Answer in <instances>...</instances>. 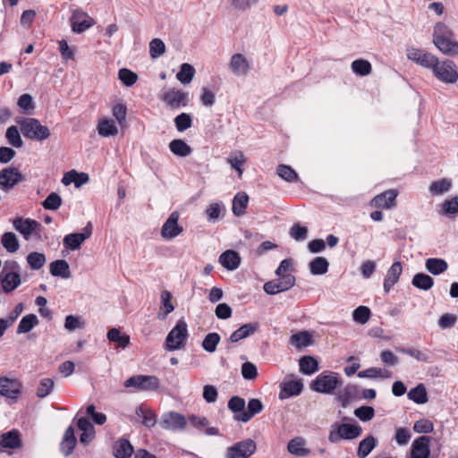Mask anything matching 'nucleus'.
I'll list each match as a JSON object with an SVG mask.
<instances>
[{
    "label": "nucleus",
    "mask_w": 458,
    "mask_h": 458,
    "mask_svg": "<svg viewBox=\"0 0 458 458\" xmlns=\"http://www.w3.org/2000/svg\"><path fill=\"white\" fill-rule=\"evenodd\" d=\"M454 38L453 30L446 24L438 22L435 25L432 41L444 55L458 56V42Z\"/></svg>",
    "instance_id": "nucleus-1"
},
{
    "label": "nucleus",
    "mask_w": 458,
    "mask_h": 458,
    "mask_svg": "<svg viewBox=\"0 0 458 458\" xmlns=\"http://www.w3.org/2000/svg\"><path fill=\"white\" fill-rule=\"evenodd\" d=\"M434 77L445 84H454L458 81V70L454 61L439 60L437 56L430 69Z\"/></svg>",
    "instance_id": "nucleus-2"
},
{
    "label": "nucleus",
    "mask_w": 458,
    "mask_h": 458,
    "mask_svg": "<svg viewBox=\"0 0 458 458\" xmlns=\"http://www.w3.org/2000/svg\"><path fill=\"white\" fill-rule=\"evenodd\" d=\"M20 265L13 260L6 262L0 274L3 291L6 293L15 290L21 284Z\"/></svg>",
    "instance_id": "nucleus-3"
},
{
    "label": "nucleus",
    "mask_w": 458,
    "mask_h": 458,
    "mask_svg": "<svg viewBox=\"0 0 458 458\" xmlns=\"http://www.w3.org/2000/svg\"><path fill=\"white\" fill-rule=\"evenodd\" d=\"M17 123L26 138L42 141L50 136L49 129L35 118H22L18 120Z\"/></svg>",
    "instance_id": "nucleus-4"
},
{
    "label": "nucleus",
    "mask_w": 458,
    "mask_h": 458,
    "mask_svg": "<svg viewBox=\"0 0 458 458\" xmlns=\"http://www.w3.org/2000/svg\"><path fill=\"white\" fill-rule=\"evenodd\" d=\"M362 433L360 425L342 423L335 424L331 427L328 434V440L331 443H337L341 439H354L359 437Z\"/></svg>",
    "instance_id": "nucleus-5"
},
{
    "label": "nucleus",
    "mask_w": 458,
    "mask_h": 458,
    "mask_svg": "<svg viewBox=\"0 0 458 458\" xmlns=\"http://www.w3.org/2000/svg\"><path fill=\"white\" fill-rule=\"evenodd\" d=\"M188 335L187 324L183 319L178 320L175 327L168 333L165 339V348L169 351L181 349Z\"/></svg>",
    "instance_id": "nucleus-6"
},
{
    "label": "nucleus",
    "mask_w": 458,
    "mask_h": 458,
    "mask_svg": "<svg viewBox=\"0 0 458 458\" xmlns=\"http://www.w3.org/2000/svg\"><path fill=\"white\" fill-rule=\"evenodd\" d=\"M22 388V383L18 378L0 376V395L10 403L17 402Z\"/></svg>",
    "instance_id": "nucleus-7"
},
{
    "label": "nucleus",
    "mask_w": 458,
    "mask_h": 458,
    "mask_svg": "<svg viewBox=\"0 0 458 458\" xmlns=\"http://www.w3.org/2000/svg\"><path fill=\"white\" fill-rule=\"evenodd\" d=\"M340 385L341 381L336 373H321L312 382L311 389L321 394H330Z\"/></svg>",
    "instance_id": "nucleus-8"
},
{
    "label": "nucleus",
    "mask_w": 458,
    "mask_h": 458,
    "mask_svg": "<svg viewBox=\"0 0 458 458\" xmlns=\"http://www.w3.org/2000/svg\"><path fill=\"white\" fill-rule=\"evenodd\" d=\"M123 385L127 388L133 387L139 391H157L160 386V382L155 376L137 375L129 377Z\"/></svg>",
    "instance_id": "nucleus-9"
},
{
    "label": "nucleus",
    "mask_w": 458,
    "mask_h": 458,
    "mask_svg": "<svg viewBox=\"0 0 458 458\" xmlns=\"http://www.w3.org/2000/svg\"><path fill=\"white\" fill-rule=\"evenodd\" d=\"M180 213L174 211L170 214L161 227V237L166 241L178 237L182 232L183 227L179 225Z\"/></svg>",
    "instance_id": "nucleus-10"
},
{
    "label": "nucleus",
    "mask_w": 458,
    "mask_h": 458,
    "mask_svg": "<svg viewBox=\"0 0 458 458\" xmlns=\"http://www.w3.org/2000/svg\"><path fill=\"white\" fill-rule=\"evenodd\" d=\"M72 30L76 34H81L95 24V20L81 9L72 11L70 18Z\"/></svg>",
    "instance_id": "nucleus-11"
},
{
    "label": "nucleus",
    "mask_w": 458,
    "mask_h": 458,
    "mask_svg": "<svg viewBox=\"0 0 458 458\" xmlns=\"http://www.w3.org/2000/svg\"><path fill=\"white\" fill-rule=\"evenodd\" d=\"M303 389V382L301 378H297L291 375L284 378L280 385L278 398L285 400L287 398L299 395Z\"/></svg>",
    "instance_id": "nucleus-12"
},
{
    "label": "nucleus",
    "mask_w": 458,
    "mask_h": 458,
    "mask_svg": "<svg viewBox=\"0 0 458 458\" xmlns=\"http://www.w3.org/2000/svg\"><path fill=\"white\" fill-rule=\"evenodd\" d=\"M256 443L252 439L237 442L226 450V458H249L256 451Z\"/></svg>",
    "instance_id": "nucleus-13"
},
{
    "label": "nucleus",
    "mask_w": 458,
    "mask_h": 458,
    "mask_svg": "<svg viewBox=\"0 0 458 458\" xmlns=\"http://www.w3.org/2000/svg\"><path fill=\"white\" fill-rule=\"evenodd\" d=\"M228 67L235 76L246 77L251 70V64L246 55L235 53L231 56Z\"/></svg>",
    "instance_id": "nucleus-14"
},
{
    "label": "nucleus",
    "mask_w": 458,
    "mask_h": 458,
    "mask_svg": "<svg viewBox=\"0 0 458 458\" xmlns=\"http://www.w3.org/2000/svg\"><path fill=\"white\" fill-rule=\"evenodd\" d=\"M162 100L167 106L178 109L181 106H187L188 93L182 89L173 88L164 93Z\"/></svg>",
    "instance_id": "nucleus-15"
},
{
    "label": "nucleus",
    "mask_w": 458,
    "mask_h": 458,
    "mask_svg": "<svg viewBox=\"0 0 458 458\" xmlns=\"http://www.w3.org/2000/svg\"><path fill=\"white\" fill-rule=\"evenodd\" d=\"M187 420L185 417L178 412L170 411L162 416L160 426L166 430L178 431L186 428Z\"/></svg>",
    "instance_id": "nucleus-16"
},
{
    "label": "nucleus",
    "mask_w": 458,
    "mask_h": 458,
    "mask_svg": "<svg viewBox=\"0 0 458 458\" xmlns=\"http://www.w3.org/2000/svg\"><path fill=\"white\" fill-rule=\"evenodd\" d=\"M92 234V229L90 224L83 228L81 233H73L64 236V245L65 248L71 250H77L81 249L82 243L90 238Z\"/></svg>",
    "instance_id": "nucleus-17"
},
{
    "label": "nucleus",
    "mask_w": 458,
    "mask_h": 458,
    "mask_svg": "<svg viewBox=\"0 0 458 458\" xmlns=\"http://www.w3.org/2000/svg\"><path fill=\"white\" fill-rule=\"evenodd\" d=\"M406 55L410 61L427 69H430L436 58L434 54L415 47L408 48Z\"/></svg>",
    "instance_id": "nucleus-18"
},
{
    "label": "nucleus",
    "mask_w": 458,
    "mask_h": 458,
    "mask_svg": "<svg viewBox=\"0 0 458 458\" xmlns=\"http://www.w3.org/2000/svg\"><path fill=\"white\" fill-rule=\"evenodd\" d=\"M13 226L25 240H30L37 233L40 225L33 219L17 217L13 220Z\"/></svg>",
    "instance_id": "nucleus-19"
},
{
    "label": "nucleus",
    "mask_w": 458,
    "mask_h": 458,
    "mask_svg": "<svg viewBox=\"0 0 458 458\" xmlns=\"http://www.w3.org/2000/svg\"><path fill=\"white\" fill-rule=\"evenodd\" d=\"M23 180L22 174L16 167H8L0 172V186L9 190Z\"/></svg>",
    "instance_id": "nucleus-20"
},
{
    "label": "nucleus",
    "mask_w": 458,
    "mask_h": 458,
    "mask_svg": "<svg viewBox=\"0 0 458 458\" xmlns=\"http://www.w3.org/2000/svg\"><path fill=\"white\" fill-rule=\"evenodd\" d=\"M287 452L293 455L306 457L311 453L307 446V440L303 437H294L287 444Z\"/></svg>",
    "instance_id": "nucleus-21"
},
{
    "label": "nucleus",
    "mask_w": 458,
    "mask_h": 458,
    "mask_svg": "<svg viewBox=\"0 0 458 458\" xmlns=\"http://www.w3.org/2000/svg\"><path fill=\"white\" fill-rule=\"evenodd\" d=\"M398 195L396 190H388L371 200V205L377 208H392L395 206V199Z\"/></svg>",
    "instance_id": "nucleus-22"
},
{
    "label": "nucleus",
    "mask_w": 458,
    "mask_h": 458,
    "mask_svg": "<svg viewBox=\"0 0 458 458\" xmlns=\"http://www.w3.org/2000/svg\"><path fill=\"white\" fill-rule=\"evenodd\" d=\"M430 440L428 437L422 436L418 437L411 445V458H428L430 454Z\"/></svg>",
    "instance_id": "nucleus-23"
},
{
    "label": "nucleus",
    "mask_w": 458,
    "mask_h": 458,
    "mask_svg": "<svg viewBox=\"0 0 458 458\" xmlns=\"http://www.w3.org/2000/svg\"><path fill=\"white\" fill-rule=\"evenodd\" d=\"M225 162L231 166L232 169L236 171L238 178L242 177L243 166L247 162V157L242 151L236 150L232 152L226 157Z\"/></svg>",
    "instance_id": "nucleus-24"
},
{
    "label": "nucleus",
    "mask_w": 458,
    "mask_h": 458,
    "mask_svg": "<svg viewBox=\"0 0 458 458\" xmlns=\"http://www.w3.org/2000/svg\"><path fill=\"white\" fill-rule=\"evenodd\" d=\"M403 272L401 262H394L387 270L384 280V290L388 293L390 289L398 282Z\"/></svg>",
    "instance_id": "nucleus-25"
},
{
    "label": "nucleus",
    "mask_w": 458,
    "mask_h": 458,
    "mask_svg": "<svg viewBox=\"0 0 458 458\" xmlns=\"http://www.w3.org/2000/svg\"><path fill=\"white\" fill-rule=\"evenodd\" d=\"M289 343L296 349H302L313 344L312 333L307 330L297 332L291 335Z\"/></svg>",
    "instance_id": "nucleus-26"
},
{
    "label": "nucleus",
    "mask_w": 458,
    "mask_h": 458,
    "mask_svg": "<svg viewBox=\"0 0 458 458\" xmlns=\"http://www.w3.org/2000/svg\"><path fill=\"white\" fill-rule=\"evenodd\" d=\"M263 409V404L259 399L252 398L248 403V411L234 415L238 421L248 422L254 415L259 413Z\"/></svg>",
    "instance_id": "nucleus-27"
},
{
    "label": "nucleus",
    "mask_w": 458,
    "mask_h": 458,
    "mask_svg": "<svg viewBox=\"0 0 458 458\" xmlns=\"http://www.w3.org/2000/svg\"><path fill=\"white\" fill-rule=\"evenodd\" d=\"M77 440L74 435V428L69 427L64 433V437L60 445V450L64 456L70 455L74 450Z\"/></svg>",
    "instance_id": "nucleus-28"
},
{
    "label": "nucleus",
    "mask_w": 458,
    "mask_h": 458,
    "mask_svg": "<svg viewBox=\"0 0 458 458\" xmlns=\"http://www.w3.org/2000/svg\"><path fill=\"white\" fill-rule=\"evenodd\" d=\"M50 274L53 276L69 279L72 277L69 263L64 259H57L53 261L49 266Z\"/></svg>",
    "instance_id": "nucleus-29"
},
{
    "label": "nucleus",
    "mask_w": 458,
    "mask_h": 458,
    "mask_svg": "<svg viewBox=\"0 0 458 458\" xmlns=\"http://www.w3.org/2000/svg\"><path fill=\"white\" fill-rule=\"evenodd\" d=\"M161 305L157 312V318L159 320H165L167 315L174 310V306L172 302V294L167 291L164 290L160 294Z\"/></svg>",
    "instance_id": "nucleus-30"
},
{
    "label": "nucleus",
    "mask_w": 458,
    "mask_h": 458,
    "mask_svg": "<svg viewBox=\"0 0 458 458\" xmlns=\"http://www.w3.org/2000/svg\"><path fill=\"white\" fill-rule=\"evenodd\" d=\"M89 180V174L86 173H78L75 170H71L65 173L62 178V183L65 186L74 183L76 188L88 182Z\"/></svg>",
    "instance_id": "nucleus-31"
},
{
    "label": "nucleus",
    "mask_w": 458,
    "mask_h": 458,
    "mask_svg": "<svg viewBox=\"0 0 458 458\" xmlns=\"http://www.w3.org/2000/svg\"><path fill=\"white\" fill-rule=\"evenodd\" d=\"M258 327L259 326L257 323L244 324L237 330L233 332L228 340L231 343H237L240 340L253 335L258 330Z\"/></svg>",
    "instance_id": "nucleus-32"
},
{
    "label": "nucleus",
    "mask_w": 458,
    "mask_h": 458,
    "mask_svg": "<svg viewBox=\"0 0 458 458\" xmlns=\"http://www.w3.org/2000/svg\"><path fill=\"white\" fill-rule=\"evenodd\" d=\"M425 267L428 273L438 276L445 273L448 269L447 262L440 258H430L425 262Z\"/></svg>",
    "instance_id": "nucleus-33"
},
{
    "label": "nucleus",
    "mask_w": 458,
    "mask_h": 458,
    "mask_svg": "<svg viewBox=\"0 0 458 458\" xmlns=\"http://www.w3.org/2000/svg\"><path fill=\"white\" fill-rule=\"evenodd\" d=\"M453 186V182L448 178H442L430 183L428 191L432 196H440L447 193Z\"/></svg>",
    "instance_id": "nucleus-34"
},
{
    "label": "nucleus",
    "mask_w": 458,
    "mask_h": 458,
    "mask_svg": "<svg viewBox=\"0 0 458 458\" xmlns=\"http://www.w3.org/2000/svg\"><path fill=\"white\" fill-rule=\"evenodd\" d=\"M221 265L228 270L236 269L241 262V258L237 252L233 250H226L219 257Z\"/></svg>",
    "instance_id": "nucleus-35"
},
{
    "label": "nucleus",
    "mask_w": 458,
    "mask_h": 458,
    "mask_svg": "<svg viewBox=\"0 0 458 458\" xmlns=\"http://www.w3.org/2000/svg\"><path fill=\"white\" fill-rule=\"evenodd\" d=\"M135 414L140 422L148 428H152L157 423V416L149 408L139 406L136 408Z\"/></svg>",
    "instance_id": "nucleus-36"
},
{
    "label": "nucleus",
    "mask_w": 458,
    "mask_h": 458,
    "mask_svg": "<svg viewBox=\"0 0 458 458\" xmlns=\"http://www.w3.org/2000/svg\"><path fill=\"white\" fill-rule=\"evenodd\" d=\"M133 453L131 444L124 438L118 439L114 445V455L115 458H129Z\"/></svg>",
    "instance_id": "nucleus-37"
},
{
    "label": "nucleus",
    "mask_w": 458,
    "mask_h": 458,
    "mask_svg": "<svg viewBox=\"0 0 458 458\" xmlns=\"http://www.w3.org/2000/svg\"><path fill=\"white\" fill-rule=\"evenodd\" d=\"M248 202L249 196L245 192H238L233 199L232 211L233 215L236 216L244 215Z\"/></svg>",
    "instance_id": "nucleus-38"
},
{
    "label": "nucleus",
    "mask_w": 458,
    "mask_h": 458,
    "mask_svg": "<svg viewBox=\"0 0 458 458\" xmlns=\"http://www.w3.org/2000/svg\"><path fill=\"white\" fill-rule=\"evenodd\" d=\"M21 445L19 433L16 430H12L4 433L0 436V445L4 448H19Z\"/></svg>",
    "instance_id": "nucleus-39"
},
{
    "label": "nucleus",
    "mask_w": 458,
    "mask_h": 458,
    "mask_svg": "<svg viewBox=\"0 0 458 458\" xmlns=\"http://www.w3.org/2000/svg\"><path fill=\"white\" fill-rule=\"evenodd\" d=\"M377 439L373 436H368L362 439L357 450V456L359 458H366L370 452L377 445Z\"/></svg>",
    "instance_id": "nucleus-40"
},
{
    "label": "nucleus",
    "mask_w": 458,
    "mask_h": 458,
    "mask_svg": "<svg viewBox=\"0 0 458 458\" xmlns=\"http://www.w3.org/2000/svg\"><path fill=\"white\" fill-rule=\"evenodd\" d=\"M98 132L103 137L115 136L118 133V128L111 119L103 118L98 121Z\"/></svg>",
    "instance_id": "nucleus-41"
},
{
    "label": "nucleus",
    "mask_w": 458,
    "mask_h": 458,
    "mask_svg": "<svg viewBox=\"0 0 458 458\" xmlns=\"http://www.w3.org/2000/svg\"><path fill=\"white\" fill-rule=\"evenodd\" d=\"M106 337L110 342L117 343L123 349L130 344V336L115 327L111 328L107 332Z\"/></svg>",
    "instance_id": "nucleus-42"
},
{
    "label": "nucleus",
    "mask_w": 458,
    "mask_h": 458,
    "mask_svg": "<svg viewBox=\"0 0 458 458\" xmlns=\"http://www.w3.org/2000/svg\"><path fill=\"white\" fill-rule=\"evenodd\" d=\"M3 247L11 253L16 252L20 248L19 240L13 232L4 233L1 238Z\"/></svg>",
    "instance_id": "nucleus-43"
},
{
    "label": "nucleus",
    "mask_w": 458,
    "mask_h": 458,
    "mask_svg": "<svg viewBox=\"0 0 458 458\" xmlns=\"http://www.w3.org/2000/svg\"><path fill=\"white\" fill-rule=\"evenodd\" d=\"M412 285L418 289L428 291L434 285L433 278L424 273H418L412 278Z\"/></svg>",
    "instance_id": "nucleus-44"
},
{
    "label": "nucleus",
    "mask_w": 458,
    "mask_h": 458,
    "mask_svg": "<svg viewBox=\"0 0 458 458\" xmlns=\"http://www.w3.org/2000/svg\"><path fill=\"white\" fill-rule=\"evenodd\" d=\"M195 73L196 71L194 67L190 64L184 63L180 66V71L177 73L176 78L182 84L185 85L191 82Z\"/></svg>",
    "instance_id": "nucleus-45"
},
{
    "label": "nucleus",
    "mask_w": 458,
    "mask_h": 458,
    "mask_svg": "<svg viewBox=\"0 0 458 458\" xmlns=\"http://www.w3.org/2000/svg\"><path fill=\"white\" fill-rule=\"evenodd\" d=\"M407 395L410 400L419 404H424L428 401L427 390L423 384L411 389Z\"/></svg>",
    "instance_id": "nucleus-46"
},
{
    "label": "nucleus",
    "mask_w": 458,
    "mask_h": 458,
    "mask_svg": "<svg viewBox=\"0 0 458 458\" xmlns=\"http://www.w3.org/2000/svg\"><path fill=\"white\" fill-rule=\"evenodd\" d=\"M39 320L34 314H29L24 316L19 323L17 333L25 334L30 332L34 327L38 326Z\"/></svg>",
    "instance_id": "nucleus-47"
},
{
    "label": "nucleus",
    "mask_w": 458,
    "mask_h": 458,
    "mask_svg": "<svg viewBox=\"0 0 458 458\" xmlns=\"http://www.w3.org/2000/svg\"><path fill=\"white\" fill-rule=\"evenodd\" d=\"M170 150L176 156L184 157L191 153V147L182 140H174L169 143Z\"/></svg>",
    "instance_id": "nucleus-48"
},
{
    "label": "nucleus",
    "mask_w": 458,
    "mask_h": 458,
    "mask_svg": "<svg viewBox=\"0 0 458 458\" xmlns=\"http://www.w3.org/2000/svg\"><path fill=\"white\" fill-rule=\"evenodd\" d=\"M329 263L323 257H317L310 263V269L312 275H324L328 269Z\"/></svg>",
    "instance_id": "nucleus-49"
},
{
    "label": "nucleus",
    "mask_w": 458,
    "mask_h": 458,
    "mask_svg": "<svg viewBox=\"0 0 458 458\" xmlns=\"http://www.w3.org/2000/svg\"><path fill=\"white\" fill-rule=\"evenodd\" d=\"M318 369V361L313 357L304 356L300 360V370L301 373L310 375Z\"/></svg>",
    "instance_id": "nucleus-50"
},
{
    "label": "nucleus",
    "mask_w": 458,
    "mask_h": 458,
    "mask_svg": "<svg viewBox=\"0 0 458 458\" xmlns=\"http://www.w3.org/2000/svg\"><path fill=\"white\" fill-rule=\"evenodd\" d=\"M26 259L30 268L34 270L42 268L47 262L45 254L37 251L30 253Z\"/></svg>",
    "instance_id": "nucleus-51"
},
{
    "label": "nucleus",
    "mask_w": 458,
    "mask_h": 458,
    "mask_svg": "<svg viewBox=\"0 0 458 458\" xmlns=\"http://www.w3.org/2000/svg\"><path fill=\"white\" fill-rule=\"evenodd\" d=\"M276 174L288 182H293L298 180L296 172L292 167L285 165H279L277 166Z\"/></svg>",
    "instance_id": "nucleus-52"
},
{
    "label": "nucleus",
    "mask_w": 458,
    "mask_h": 458,
    "mask_svg": "<svg viewBox=\"0 0 458 458\" xmlns=\"http://www.w3.org/2000/svg\"><path fill=\"white\" fill-rule=\"evenodd\" d=\"M352 70L354 73L366 76L371 72V64L364 59H357L352 63Z\"/></svg>",
    "instance_id": "nucleus-53"
},
{
    "label": "nucleus",
    "mask_w": 458,
    "mask_h": 458,
    "mask_svg": "<svg viewBox=\"0 0 458 458\" xmlns=\"http://www.w3.org/2000/svg\"><path fill=\"white\" fill-rule=\"evenodd\" d=\"M64 327L71 332L77 329H83L85 327V321L81 317L68 315L65 318Z\"/></svg>",
    "instance_id": "nucleus-54"
},
{
    "label": "nucleus",
    "mask_w": 458,
    "mask_h": 458,
    "mask_svg": "<svg viewBox=\"0 0 458 458\" xmlns=\"http://www.w3.org/2000/svg\"><path fill=\"white\" fill-rule=\"evenodd\" d=\"M219 342L220 336L217 333H209L205 336L202 342V347L206 352L212 353L216 351Z\"/></svg>",
    "instance_id": "nucleus-55"
},
{
    "label": "nucleus",
    "mask_w": 458,
    "mask_h": 458,
    "mask_svg": "<svg viewBox=\"0 0 458 458\" xmlns=\"http://www.w3.org/2000/svg\"><path fill=\"white\" fill-rule=\"evenodd\" d=\"M55 382L52 378H43L39 381L38 386L37 388V396L39 398H44L47 396L54 389Z\"/></svg>",
    "instance_id": "nucleus-56"
},
{
    "label": "nucleus",
    "mask_w": 458,
    "mask_h": 458,
    "mask_svg": "<svg viewBox=\"0 0 458 458\" xmlns=\"http://www.w3.org/2000/svg\"><path fill=\"white\" fill-rule=\"evenodd\" d=\"M371 316L370 310L367 306H359L352 312V318L356 323L364 325Z\"/></svg>",
    "instance_id": "nucleus-57"
},
{
    "label": "nucleus",
    "mask_w": 458,
    "mask_h": 458,
    "mask_svg": "<svg viewBox=\"0 0 458 458\" xmlns=\"http://www.w3.org/2000/svg\"><path fill=\"white\" fill-rule=\"evenodd\" d=\"M224 209V205L222 203L214 202L209 204L205 210V213L208 217V221H216L220 217Z\"/></svg>",
    "instance_id": "nucleus-58"
},
{
    "label": "nucleus",
    "mask_w": 458,
    "mask_h": 458,
    "mask_svg": "<svg viewBox=\"0 0 458 458\" xmlns=\"http://www.w3.org/2000/svg\"><path fill=\"white\" fill-rule=\"evenodd\" d=\"M165 51V43L159 38H154L149 43V55L153 59L160 57Z\"/></svg>",
    "instance_id": "nucleus-59"
},
{
    "label": "nucleus",
    "mask_w": 458,
    "mask_h": 458,
    "mask_svg": "<svg viewBox=\"0 0 458 458\" xmlns=\"http://www.w3.org/2000/svg\"><path fill=\"white\" fill-rule=\"evenodd\" d=\"M118 77L127 87L132 86L138 80V75L126 68H123L119 71Z\"/></svg>",
    "instance_id": "nucleus-60"
},
{
    "label": "nucleus",
    "mask_w": 458,
    "mask_h": 458,
    "mask_svg": "<svg viewBox=\"0 0 458 458\" xmlns=\"http://www.w3.org/2000/svg\"><path fill=\"white\" fill-rule=\"evenodd\" d=\"M6 139L8 142L14 148H21L22 146V140L18 129L15 126H11L7 129Z\"/></svg>",
    "instance_id": "nucleus-61"
},
{
    "label": "nucleus",
    "mask_w": 458,
    "mask_h": 458,
    "mask_svg": "<svg viewBox=\"0 0 458 458\" xmlns=\"http://www.w3.org/2000/svg\"><path fill=\"white\" fill-rule=\"evenodd\" d=\"M62 204V198L55 192L50 193L42 203L44 208L56 210Z\"/></svg>",
    "instance_id": "nucleus-62"
},
{
    "label": "nucleus",
    "mask_w": 458,
    "mask_h": 458,
    "mask_svg": "<svg viewBox=\"0 0 458 458\" xmlns=\"http://www.w3.org/2000/svg\"><path fill=\"white\" fill-rule=\"evenodd\" d=\"M191 117L186 113H182L174 119V123L178 131H184L191 126Z\"/></svg>",
    "instance_id": "nucleus-63"
},
{
    "label": "nucleus",
    "mask_w": 458,
    "mask_h": 458,
    "mask_svg": "<svg viewBox=\"0 0 458 458\" xmlns=\"http://www.w3.org/2000/svg\"><path fill=\"white\" fill-rule=\"evenodd\" d=\"M442 214L444 215H454L458 213V196H455L450 199H446L443 202Z\"/></svg>",
    "instance_id": "nucleus-64"
}]
</instances>
